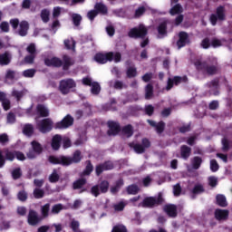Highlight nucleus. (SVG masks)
I'll return each mask as SVG.
<instances>
[{"mask_svg": "<svg viewBox=\"0 0 232 232\" xmlns=\"http://www.w3.org/2000/svg\"><path fill=\"white\" fill-rule=\"evenodd\" d=\"M6 160L14 162L15 160V150L11 151L9 150H5V155H3V150H0V169L5 168Z\"/></svg>", "mask_w": 232, "mask_h": 232, "instance_id": "13", "label": "nucleus"}, {"mask_svg": "<svg viewBox=\"0 0 232 232\" xmlns=\"http://www.w3.org/2000/svg\"><path fill=\"white\" fill-rule=\"evenodd\" d=\"M59 179H61V176L57 173V169H54L49 176V182H51V184H55L56 182H59Z\"/></svg>", "mask_w": 232, "mask_h": 232, "instance_id": "40", "label": "nucleus"}, {"mask_svg": "<svg viewBox=\"0 0 232 232\" xmlns=\"http://www.w3.org/2000/svg\"><path fill=\"white\" fill-rule=\"evenodd\" d=\"M41 214L44 218H48V217H50V203H47L41 208Z\"/></svg>", "mask_w": 232, "mask_h": 232, "instance_id": "45", "label": "nucleus"}, {"mask_svg": "<svg viewBox=\"0 0 232 232\" xmlns=\"http://www.w3.org/2000/svg\"><path fill=\"white\" fill-rule=\"evenodd\" d=\"M35 69H27L23 72L24 77L32 78L35 75Z\"/></svg>", "mask_w": 232, "mask_h": 232, "instance_id": "62", "label": "nucleus"}, {"mask_svg": "<svg viewBox=\"0 0 232 232\" xmlns=\"http://www.w3.org/2000/svg\"><path fill=\"white\" fill-rule=\"evenodd\" d=\"M182 82H188V76H174L173 78H169L166 86L167 92H169L173 86L182 84Z\"/></svg>", "mask_w": 232, "mask_h": 232, "instance_id": "15", "label": "nucleus"}, {"mask_svg": "<svg viewBox=\"0 0 232 232\" xmlns=\"http://www.w3.org/2000/svg\"><path fill=\"white\" fill-rule=\"evenodd\" d=\"M140 191V188H139V186L132 184L127 187V193L128 195H137Z\"/></svg>", "mask_w": 232, "mask_h": 232, "instance_id": "43", "label": "nucleus"}, {"mask_svg": "<svg viewBox=\"0 0 232 232\" xmlns=\"http://www.w3.org/2000/svg\"><path fill=\"white\" fill-rule=\"evenodd\" d=\"M194 66L198 70V72H201L203 75H208V76H213V75H218L221 72L220 65L218 64V62H214L210 63L208 61H200L197 60L194 63Z\"/></svg>", "mask_w": 232, "mask_h": 232, "instance_id": "3", "label": "nucleus"}, {"mask_svg": "<svg viewBox=\"0 0 232 232\" xmlns=\"http://www.w3.org/2000/svg\"><path fill=\"white\" fill-rule=\"evenodd\" d=\"M188 43H189V34H188V33L184 31L179 32V40L177 41V46L179 50H180V48H184V46L188 44Z\"/></svg>", "mask_w": 232, "mask_h": 232, "instance_id": "18", "label": "nucleus"}, {"mask_svg": "<svg viewBox=\"0 0 232 232\" xmlns=\"http://www.w3.org/2000/svg\"><path fill=\"white\" fill-rule=\"evenodd\" d=\"M48 160L50 164L60 165L63 167L72 166V164H79L82 160L81 150H77L73 152L72 157L68 156H49Z\"/></svg>", "mask_w": 232, "mask_h": 232, "instance_id": "1", "label": "nucleus"}, {"mask_svg": "<svg viewBox=\"0 0 232 232\" xmlns=\"http://www.w3.org/2000/svg\"><path fill=\"white\" fill-rule=\"evenodd\" d=\"M24 135H26V137H32L34 135V125L27 123L24 126L23 129Z\"/></svg>", "mask_w": 232, "mask_h": 232, "instance_id": "36", "label": "nucleus"}, {"mask_svg": "<svg viewBox=\"0 0 232 232\" xmlns=\"http://www.w3.org/2000/svg\"><path fill=\"white\" fill-rule=\"evenodd\" d=\"M107 128L109 129L107 130V135L109 137H117V135L121 131V123L115 121H108Z\"/></svg>", "mask_w": 232, "mask_h": 232, "instance_id": "11", "label": "nucleus"}, {"mask_svg": "<svg viewBox=\"0 0 232 232\" xmlns=\"http://www.w3.org/2000/svg\"><path fill=\"white\" fill-rule=\"evenodd\" d=\"M115 168V165L112 161L107 160L103 163H100L95 167V175L96 177H101L104 171H110Z\"/></svg>", "mask_w": 232, "mask_h": 232, "instance_id": "12", "label": "nucleus"}, {"mask_svg": "<svg viewBox=\"0 0 232 232\" xmlns=\"http://www.w3.org/2000/svg\"><path fill=\"white\" fill-rule=\"evenodd\" d=\"M41 222H43V218L41 216H39L37 211H35L34 209H30L29 213L27 215L28 225L35 227V226H39V224H41Z\"/></svg>", "mask_w": 232, "mask_h": 232, "instance_id": "14", "label": "nucleus"}, {"mask_svg": "<svg viewBox=\"0 0 232 232\" xmlns=\"http://www.w3.org/2000/svg\"><path fill=\"white\" fill-rule=\"evenodd\" d=\"M157 30L160 35H168V21L161 22Z\"/></svg>", "mask_w": 232, "mask_h": 232, "instance_id": "32", "label": "nucleus"}, {"mask_svg": "<svg viewBox=\"0 0 232 232\" xmlns=\"http://www.w3.org/2000/svg\"><path fill=\"white\" fill-rule=\"evenodd\" d=\"M91 86V93H92V95H99V93H101V85L99 82H93Z\"/></svg>", "mask_w": 232, "mask_h": 232, "instance_id": "48", "label": "nucleus"}, {"mask_svg": "<svg viewBox=\"0 0 232 232\" xmlns=\"http://www.w3.org/2000/svg\"><path fill=\"white\" fill-rule=\"evenodd\" d=\"M220 166H218V162H217V160H210V170L213 173H217L218 171Z\"/></svg>", "mask_w": 232, "mask_h": 232, "instance_id": "56", "label": "nucleus"}, {"mask_svg": "<svg viewBox=\"0 0 232 232\" xmlns=\"http://www.w3.org/2000/svg\"><path fill=\"white\" fill-rule=\"evenodd\" d=\"M36 128L40 133H50L53 130V121L50 118L43 119L37 121Z\"/></svg>", "mask_w": 232, "mask_h": 232, "instance_id": "8", "label": "nucleus"}, {"mask_svg": "<svg viewBox=\"0 0 232 232\" xmlns=\"http://www.w3.org/2000/svg\"><path fill=\"white\" fill-rule=\"evenodd\" d=\"M173 193L174 197H180V194L182 193V187H180V183H177L173 186Z\"/></svg>", "mask_w": 232, "mask_h": 232, "instance_id": "57", "label": "nucleus"}, {"mask_svg": "<svg viewBox=\"0 0 232 232\" xmlns=\"http://www.w3.org/2000/svg\"><path fill=\"white\" fill-rule=\"evenodd\" d=\"M12 177L14 180H19L20 177H23V171H21V168H16L12 171Z\"/></svg>", "mask_w": 232, "mask_h": 232, "instance_id": "53", "label": "nucleus"}, {"mask_svg": "<svg viewBox=\"0 0 232 232\" xmlns=\"http://www.w3.org/2000/svg\"><path fill=\"white\" fill-rule=\"evenodd\" d=\"M129 146L132 148L138 155H142V153H145L146 150L144 149V146H142L140 143L130 142L129 143Z\"/></svg>", "mask_w": 232, "mask_h": 232, "instance_id": "30", "label": "nucleus"}, {"mask_svg": "<svg viewBox=\"0 0 232 232\" xmlns=\"http://www.w3.org/2000/svg\"><path fill=\"white\" fill-rule=\"evenodd\" d=\"M12 63V55L8 52L0 53V66H8Z\"/></svg>", "mask_w": 232, "mask_h": 232, "instance_id": "26", "label": "nucleus"}, {"mask_svg": "<svg viewBox=\"0 0 232 232\" xmlns=\"http://www.w3.org/2000/svg\"><path fill=\"white\" fill-rule=\"evenodd\" d=\"M147 122H148V124H150V126H151L152 128H155L156 132L159 135L164 133V130H166V122H164L163 121H159L157 123V122H155V121L147 120Z\"/></svg>", "mask_w": 232, "mask_h": 232, "instance_id": "20", "label": "nucleus"}, {"mask_svg": "<svg viewBox=\"0 0 232 232\" xmlns=\"http://www.w3.org/2000/svg\"><path fill=\"white\" fill-rule=\"evenodd\" d=\"M9 24H11L13 30H17V28H19V24H21V22H19V18H13L9 21Z\"/></svg>", "mask_w": 232, "mask_h": 232, "instance_id": "61", "label": "nucleus"}, {"mask_svg": "<svg viewBox=\"0 0 232 232\" xmlns=\"http://www.w3.org/2000/svg\"><path fill=\"white\" fill-rule=\"evenodd\" d=\"M222 150L224 151H229V140L227 138H223L221 140Z\"/></svg>", "mask_w": 232, "mask_h": 232, "instance_id": "63", "label": "nucleus"}, {"mask_svg": "<svg viewBox=\"0 0 232 232\" xmlns=\"http://www.w3.org/2000/svg\"><path fill=\"white\" fill-rule=\"evenodd\" d=\"M32 150H30L26 153L27 159L33 160L37 159V156L41 155L43 151H44V149L43 148V145L39 143L37 140H33L31 142Z\"/></svg>", "mask_w": 232, "mask_h": 232, "instance_id": "9", "label": "nucleus"}, {"mask_svg": "<svg viewBox=\"0 0 232 232\" xmlns=\"http://www.w3.org/2000/svg\"><path fill=\"white\" fill-rule=\"evenodd\" d=\"M183 10H182V5H180V4H177L175 5L170 10H169V14L170 15H177L179 14H182Z\"/></svg>", "mask_w": 232, "mask_h": 232, "instance_id": "47", "label": "nucleus"}, {"mask_svg": "<svg viewBox=\"0 0 232 232\" xmlns=\"http://www.w3.org/2000/svg\"><path fill=\"white\" fill-rule=\"evenodd\" d=\"M94 60L98 64H106V63H111L113 61V52H109L107 53H98L94 56Z\"/></svg>", "mask_w": 232, "mask_h": 232, "instance_id": "16", "label": "nucleus"}, {"mask_svg": "<svg viewBox=\"0 0 232 232\" xmlns=\"http://www.w3.org/2000/svg\"><path fill=\"white\" fill-rule=\"evenodd\" d=\"M17 198L20 202H26L28 200V193L24 190H20L17 194Z\"/></svg>", "mask_w": 232, "mask_h": 232, "instance_id": "51", "label": "nucleus"}, {"mask_svg": "<svg viewBox=\"0 0 232 232\" xmlns=\"http://www.w3.org/2000/svg\"><path fill=\"white\" fill-rule=\"evenodd\" d=\"M208 88H210V93L215 97H218L220 95V80L216 78L207 83Z\"/></svg>", "mask_w": 232, "mask_h": 232, "instance_id": "17", "label": "nucleus"}, {"mask_svg": "<svg viewBox=\"0 0 232 232\" xmlns=\"http://www.w3.org/2000/svg\"><path fill=\"white\" fill-rule=\"evenodd\" d=\"M144 111H145V115L151 117V115H153V113H155V107H153V105H151V104L146 105Z\"/></svg>", "mask_w": 232, "mask_h": 232, "instance_id": "54", "label": "nucleus"}, {"mask_svg": "<svg viewBox=\"0 0 232 232\" xmlns=\"http://www.w3.org/2000/svg\"><path fill=\"white\" fill-rule=\"evenodd\" d=\"M79 226H81V224L77 220H72L70 224V227L71 229H72L73 232H79Z\"/></svg>", "mask_w": 232, "mask_h": 232, "instance_id": "64", "label": "nucleus"}, {"mask_svg": "<svg viewBox=\"0 0 232 232\" xmlns=\"http://www.w3.org/2000/svg\"><path fill=\"white\" fill-rule=\"evenodd\" d=\"M26 94V92L24 91H17V90H14L12 92V97L16 98V101L19 102V101H21L22 98L24 97V95Z\"/></svg>", "mask_w": 232, "mask_h": 232, "instance_id": "49", "label": "nucleus"}, {"mask_svg": "<svg viewBox=\"0 0 232 232\" xmlns=\"http://www.w3.org/2000/svg\"><path fill=\"white\" fill-rule=\"evenodd\" d=\"M224 12H225L224 6L220 5L217 8L216 15L218 19H219V21H224V19H226V14Z\"/></svg>", "mask_w": 232, "mask_h": 232, "instance_id": "46", "label": "nucleus"}, {"mask_svg": "<svg viewBox=\"0 0 232 232\" xmlns=\"http://www.w3.org/2000/svg\"><path fill=\"white\" fill-rule=\"evenodd\" d=\"M63 44H64L66 50H72V52H75V44H76L75 40L66 39V40H64Z\"/></svg>", "mask_w": 232, "mask_h": 232, "instance_id": "39", "label": "nucleus"}, {"mask_svg": "<svg viewBox=\"0 0 232 232\" xmlns=\"http://www.w3.org/2000/svg\"><path fill=\"white\" fill-rule=\"evenodd\" d=\"M126 75L128 79H133L137 75V68L134 66H130L127 68Z\"/></svg>", "mask_w": 232, "mask_h": 232, "instance_id": "44", "label": "nucleus"}, {"mask_svg": "<svg viewBox=\"0 0 232 232\" xmlns=\"http://www.w3.org/2000/svg\"><path fill=\"white\" fill-rule=\"evenodd\" d=\"M17 76V72L7 69L5 72V81H15V77Z\"/></svg>", "mask_w": 232, "mask_h": 232, "instance_id": "35", "label": "nucleus"}, {"mask_svg": "<svg viewBox=\"0 0 232 232\" xmlns=\"http://www.w3.org/2000/svg\"><path fill=\"white\" fill-rule=\"evenodd\" d=\"M33 195L34 198H43L44 197V190L39 188L34 189Z\"/></svg>", "mask_w": 232, "mask_h": 232, "instance_id": "52", "label": "nucleus"}, {"mask_svg": "<svg viewBox=\"0 0 232 232\" xmlns=\"http://www.w3.org/2000/svg\"><path fill=\"white\" fill-rule=\"evenodd\" d=\"M163 211L166 212V214L168 215V217H169V218H177L179 215V212L177 210V205L175 204L165 205L163 208Z\"/></svg>", "mask_w": 232, "mask_h": 232, "instance_id": "19", "label": "nucleus"}, {"mask_svg": "<svg viewBox=\"0 0 232 232\" xmlns=\"http://www.w3.org/2000/svg\"><path fill=\"white\" fill-rule=\"evenodd\" d=\"M146 35H148V28L142 24L138 27L131 28L128 33L130 39H145Z\"/></svg>", "mask_w": 232, "mask_h": 232, "instance_id": "5", "label": "nucleus"}, {"mask_svg": "<svg viewBox=\"0 0 232 232\" xmlns=\"http://www.w3.org/2000/svg\"><path fill=\"white\" fill-rule=\"evenodd\" d=\"M74 120L72 115L67 114L63 119L60 121H57L54 124L55 130H68L70 126H73Z\"/></svg>", "mask_w": 232, "mask_h": 232, "instance_id": "10", "label": "nucleus"}, {"mask_svg": "<svg viewBox=\"0 0 232 232\" xmlns=\"http://www.w3.org/2000/svg\"><path fill=\"white\" fill-rule=\"evenodd\" d=\"M40 16L44 23H48L50 21V11L48 9H43Z\"/></svg>", "mask_w": 232, "mask_h": 232, "instance_id": "50", "label": "nucleus"}, {"mask_svg": "<svg viewBox=\"0 0 232 232\" xmlns=\"http://www.w3.org/2000/svg\"><path fill=\"white\" fill-rule=\"evenodd\" d=\"M72 21L74 26H81V23L82 22V16L80 14L73 13L72 14Z\"/></svg>", "mask_w": 232, "mask_h": 232, "instance_id": "38", "label": "nucleus"}, {"mask_svg": "<svg viewBox=\"0 0 232 232\" xmlns=\"http://www.w3.org/2000/svg\"><path fill=\"white\" fill-rule=\"evenodd\" d=\"M206 189L204 188V186L202 184H196L194 188L191 190V198L192 200H195L197 198V195H202Z\"/></svg>", "mask_w": 232, "mask_h": 232, "instance_id": "27", "label": "nucleus"}, {"mask_svg": "<svg viewBox=\"0 0 232 232\" xmlns=\"http://www.w3.org/2000/svg\"><path fill=\"white\" fill-rule=\"evenodd\" d=\"M153 97V85L148 83L145 88V99L150 100Z\"/></svg>", "mask_w": 232, "mask_h": 232, "instance_id": "42", "label": "nucleus"}, {"mask_svg": "<svg viewBox=\"0 0 232 232\" xmlns=\"http://www.w3.org/2000/svg\"><path fill=\"white\" fill-rule=\"evenodd\" d=\"M217 204L220 208H227V201L226 200V196L218 194L216 197Z\"/></svg>", "mask_w": 232, "mask_h": 232, "instance_id": "34", "label": "nucleus"}, {"mask_svg": "<svg viewBox=\"0 0 232 232\" xmlns=\"http://www.w3.org/2000/svg\"><path fill=\"white\" fill-rule=\"evenodd\" d=\"M18 26V35H20V37H26L28 35V30H30V24H28L26 20H24L20 22Z\"/></svg>", "mask_w": 232, "mask_h": 232, "instance_id": "21", "label": "nucleus"}, {"mask_svg": "<svg viewBox=\"0 0 232 232\" xmlns=\"http://www.w3.org/2000/svg\"><path fill=\"white\" fill-rule=\"evenodd\" d=\"M94 10H96L98 15H106L108 14V5L102 2H97L94 5Z\"/></svg>", "mask_w": 232, "mask_h": 232, "instance_id": "24", "label": "nucleus"}, {"mask_svg": "<svg viewBox=\"0 0 232 232\" xmlns=\"http://www.w3.org/2000/svg\"><path fill=\"white\" fill-rule=\"evenodd\" d=\"M180 157L183 160H188L189 157H191V147H188L187 145H182L180 147Z\"/></svg>", "mask_w": 232, "mask_h": 232, "instance_id": "29", "label": "nucleus"}, {"mask_svg": "<svg viewBox=\"0 0 232 232\" xmlns=\"http://www.w3.org/2000/svg\"><path fill=\"white\" fill-rule=\"evenodd\" d=\"M63 141V136L56 134L53 137L51 146L54 151H57L61 148V142Z\"/></svg>", "mask_w": 232, "mask_h": 232, "instance_id": "28", "label": "nucleus"}, {"mask_svg": "<svg viewBox=\"0 0 232 232\" xmlns=\"http://www.w3.org/2000/svg\"><path fill=\"white\" fill-rule=\"evenodd\" d=\"M64 209V206H63V204L58 203L53 206L52 209H51V214L52 215H59L61 213V211H63Z\"/></svg>", "mask_w": 232, "mask_h": 232, "instance_id": "41", "label": "nucleus"}, {"mask_svg": "<svg viewBox=\"0 0 232 232\" xmlns=\"http://www.w3.org/2000/svg\"><path fill=\"white\" fill-rule=\"evenodd\" d=\"M164 204V198L162 197V192L158 194V197H147L140 204L141 208H148L153 209L157 206H162Z\"/></svg>", "mask_w": 232, "mask_h": 232, "instance_id": "4", "label": "nucleus"}, {"mask_svg": "<svg viewBox=\"0 0 232 232\" xmlns=\"http://www.w3.org/2000/svg\"><path fill=\"white\" fill-rule=\"evenodd\" d=\"M229 210L218 208L215 210V218L217 220H227Z\"/></svg>", "mask_w": 232, "mask_h": 232, "instance_id": "25", "label": "nucleus"}, {"mask_svg": "<svg viewBox=\"0 0 232 232\" xmlns=\"http://www.w3.org/2000/svg\"><path fill=\"white\" fill-rule=\"evenodd\" d=\"M121 133L128 139H130V137H133V126L131 124L123 126L121 129Z\"/></svg>", "mask_w": 232, "mask_h": 232, "instance_id": "31", "label": "nucleus"}, {"mask_svg": "<svg viewBox=\"0 0 232 232\" xmlns=\"http://www.w3.org/2000/svg\"><path fill=\"white\" fill-rule=\"evenodd\" d=\"M77 83L72 78L63 79L59 83V91L62 95H68L72 88H75Z\"/></svg>", "mask_w": 232, "mask_h": 232, "instance_id": "7", "label": "nucleus"}, {"mask_svg": "<svg viewBox=\"0 0 232 232\" xmlns=\"http://www.w3.org/2000/svg\"><path fill=\"white\" fill-rule=\"evenodd\" d=\"M35 57H36L35 54H29L24 58V61L25 64H34V63L35 61Z\"/></svg>", "mask_w": 232, "mask_h": 232, "instance_id": "60", "label": "nucleus"}, {"mask_svg": "<svg viewBox=\"0 0 232 232\" xmlns=\"http://www.w3.org/2000/svg\"><path fill=\"white\" fill-rule=\"evenodd\" d=\"M62 59L63 60L54 56L53 58H45L44 63L45 66H48L49 68H61V66H63V72H68L70 67L75 64V60L70 57V55L63 54Z\"/></svg>", "mask_w": 232, "mask_h": 232, "instance_id": "2", "label": "nucleus"}, {"mask_svg": "<svg viewBox=\"0 0 232 232\" xmlns=\"http://www.w3.org/2000/svg\"><path fill=\"white\" fill-rule=\"evenodd\" d=\"M83 186H86V179L82 177L72 183L73 189H81Z\"/></svg>", "mask_w": 232, "mask_h": 232, "instance_id": "37", "label": "nucleus"}, {"mask_svg": "<svg viewBox=\"0 0 232 232\" xmlns=\"http://www.w3.org/2000/svg\"><path fill=\"white\" fill-rule=\"evenodd\" d=\"M192 169H200V166H202V158L199 156H196L191 160Z\"/></svg>", "mask_w": 232, "mask_h": 232, "instance_id": "33", "label": "nucleus"}, {"mask_svg": "<svg viewBox=\"0 0 232 232\" xmlns=\"http://www.w3.org/2000/svg\"><path fill=\"white\" fill-rule=\"evenodd\" d=\"M36 113L39 115V117H50V110H48V107L44 104L36 105Z\"/></svg>", "mask_w": 232, "mask_h": 232, "instance_id": "23", "label": "nucleus"}, {"mask_svg": "<svg viewBox=\"0 0 232 232\" xmlns=\"http://www.w3.org/2000/svg\"><path fill=\"white\" fill-rule=\"evenodd\" d=\"M110 189V181L103 179L99 184L91 188V193L93 197H99V195L105 194Z\"/></svg>", "mask_w": 232, "mask_h": 232, "instance_id": "6", "label": "nucleus"}, {"mask_svg": "<svg viewBox=\"0 0 232 232\" xmlns=\"http://www.w3.org/2000/svg\"><path fill=\"white\" fill-rule=\"evenodd\" d=\"M111 232H128L124 225H116L112 227Z\"/></svg>", "mask_w": 232, "mask_h": 232, "instance_id": "59", "label": "nucleus"}, {"mask_svg": "<svg viewBox=\"0 0 232 232\" xmlns=\"http://www.w3.org/2000/svg\"><path fill=\"white\" fill-rule=\"evenodd\" d=\"M97 15L99 14L95 9L90 10L87 13V18L89 19V21H91V23H93V21H95V17H97Z\"/></svg>", "mask_w": 232, "mask_h": 232, "instance_id": "55", "label": "nucleus"}, {"mask_svg": "<svg viewBox=\"0 0 232 232\" xmlns=\"http://www.w3.org/2000/svg\"><path fill=\"white\" fill-rule=\"evenodd\" d=\"M126 208V204L124 203V201H121L117 204L113 205V209L114 211H124V208Z\"/></svg>", "mask_w": 232, "mask_h": 232, "instance_id": "58", "label": "nucleus"}, {"mask_svg": "<svg viewBox=\"0 0 232 232\" xmlns=\"http://www.w3.org/2000/svg\"><path fill=\"white\" fill-rule=\"evenodd\" d=\"M93 173V164L92 163V160H87L85 161V168L81 172L80 177H90Z\"/></svg>", "mask_w": 232, "mask_h": 232, "instance_id": "22", "label": "nucleus"}]
</instances>
